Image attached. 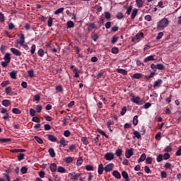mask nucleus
Returning a JSON list of instances; mask_svg holds the SVG:
<instances>
[{
	"label": "nucleus",
	"instance_id": "f257e3e1",
	"mask_svg": "<svg viewBox=\"0 0 181 181\" xmlns=\"http://www.w3.org/2000/svg\"><path fill=\"white\" fill-rule=\"evenodd\" d=\"M151 69L153 71V72H151L148 76L150 78H153V77H155V75L156 74V71L158 70H165V66H163V64H151Z\"/></svg>",
	"mask_w": 181,
	"mask_h": 181
},
{
	"label": "nucleus",
	"instance_id": "f03ea898",
	"mask_svg": "<svg viewBox=\"0 0 181 181\" xmlns=\"http://www.w3.org/2000/svg\"><path fill=\"white\" fill-rule=\"evenodd\" d=\"M129 97L132 98L131 101L134 104H136V105H144V104H145V99H141V97L139 96L135 97L134 93H130Z\"/></svg>",
	"mask_w": 181,
	"mask_h": 181
},
{
	"label": "nucleus",
	"instance_id": "7ed1b4c3",
	"mask_svg": "<svg viewBox=\"0 0 181 181\" xmlns=\"http://www.w3.org/2000/svg\"><path fill=\"white\" fill-rule=\"evenodd\" d=\"M168 25H169V20L166 18H163L157 23V29L158 30H163L165 28H167Z\"/></svg>",
	"mask_w": 181,
	"mask_h": 181
},
{
	"label": "nucleus",
	"instance_id": "20e7f679",
	"mask_svg": "<svg viewBox=\"0 0 181 181\" xmlns=\"http://www.w3.org/2000/svg\"><path fill=\"white\" fill-rule=\"evenodd\" d=\"M81 176V173H71L69 174V177L72 180H78V177Z\"/></svg>",
	"mask_w": 181,
	"mask_h": 181
},
{
	"label": "nucleus",
	"instance_id": "39448f33",
	"mask_svg": "<svg viewBox=\"0 0 181 181\" xmlns=\"http://www.w3.org/2000/svg\"><path fill=\"white\" fill-rule=\"evenodd\" d=\"M134 155V148H127L125 151V156L127 159H129L131 156Z\"/></svg>",
	"mask_w": 181,
	"mask_h": 181
},
{
	"label": "nucleus",
	"instance_id": "423d86ee",
	"mask_svg": "<svg viewBox=\"0 0 181 181\" xmlns=\"http://www.w3.org/2000/svg\"><path fill=\"white\" fill-rule=\"evenodd\" d=\"M162 84H163V81L162 79H158L156 81L153 83V88H159V87L162 86Z\"/></svg>",
	"mask_w": 181,
	"mask_h": 181
},
{
	"label": "nucleus",
	"instance_id": "0eeeda50",
	"mask_svg": "<svg viewBox=\"0 0 181 181\" xmlns=\"http://www.w3.org/2000/svg\"><path fill=\"white\" fill-rule=\"evenodd\" d=\"M10 50H11V53H13V54H14V56H18V57L22 56V52L21 51H19V49H18L11 48Z\"/></svg>",
	"mask_w": 181,
	"mask_h": 181
},
{
	"label": "nucleus",
	"instance_id": "6e6552de",
	"mask_svg": "<svg viewBox=\"0 0 181 181\" xmlns=\"http://www.w3.org/2000/svg\"><path fill=\"white\" fill-rule=\"evenodd\" d=\"M112 169H114V164L109 163L105 167L104 170L105 172H111L112 170Z\"/></svg>",
	"mask_w": 181,
	"mask_h": 181
},
{
	"label": "nucleus",
	"instance_id": "1a4fd4ad",
	"mask_svg": "<svg viewBox=\"0 0 181 181\" xmlns=\"http://www.w3.org/2000/svg\"><path fill=\"white\" fill-rule=\"evenodd\" d=\"M105 159H106V160H112V159H114V154L111 152L107 153L105 155Z\"/></svg>",
	"mask_w": 181,
	"mask_h": 181
},
{
	"label": "nucleus",
	"instance_id": "9d476101",
	"mask_svg": "<svg viewBox=\"0 0 181 181\" xmlns=\"http://www.w3.org/2000/svg\"><path fill=\"white\" fill-rule=\"evenodd\" d=\"M153 60H155V56L153 55H150L148 57H146L144 59V63H148V62H153Z\"/></svg>",
	"mask_w": 181,
	"mask_h": 181
},
{
	"label": "nucleus",
	"instance_id": "9b49d317",
	"mask_svg": "<svg viewBox=\"0 0 181 181\" xmlns=\"http://www.w3.org/2000/svg\"><path fill=\"white\" fill-rule=\"evenodd\" d=\"M18 36L20 37V40L18 42V43L21 46V45H23V43H25V35H23V34L18 35Z\"/></svg>",
	"mask_w": 181,
	"mask_h": 181
},
{
	"label": "nucleus",
	"instance_id": "f8f14e48",
	"mask_svg": "<svg viewBox=\"0 0 181 181\" xmlns=\"http://www.w3.org/2000/svg\"><path fill=\"white\" fill-rule=\"evenodd\" d=\"M49 169L52 173L56 172V170H57V164H56V163H52L49 166Z\"/></svg>",
	"mask_w": 181,
	"mask_h": 181
},
{
	"label": "nucleus",
	"instance_id": "ddd939ff",
	"mask_svg": "<svg viewBox=\"0 0 181 181\" xmlns=\"http://www.w3.org/2000/svg\"><path fill=\"white\" fill-rule=\"evenodd\" d=\"M47 138L51 142H57V138L52 134H47Z\"/></svg>",
	"mask_w": 181,
	"mask_h": 181
},
{
	"label": "nucleus",
	"instance_id": "4468645a",
	"mask_svg": "<svg viewBox=\"0 0 181 181\" xmlns=\"http://www.w3.org/2000/svg\"><path fill=\"white\" fill-rule=\"evenodd\" d=\"M112 176H114V177H116V179H121V173H119L118 170H113Z\"/></svg>",
	"mask_w": 181,
	"mask_h": 181
},
{
	"label": "nucleus",
	"instance_id": "2eb2a0df",
	"mask_svg": "<svg viewBox=\"0 0 181 181\" xmlns=\"http://www.w3.org/2000/svg\"><path fill=\"white\" fill-rule=\"evenodd\" d=\"M132 78L134 79H136V80H139V78H142V74H139V73H136L134 74L132 76Z\"/></svg>",
	"mask_w": 181,
	"mask_h": 181
},
{
	"label": "nucleus",
	"instance_id": "dca6fc26",
	"mask_svg": "<svg viewBox=\"0 0 181 181\" xmlns=\"http://www.w3.org/2000/svg\"><path fill=\"white\" fill-rule=\"evenodd\" d=\"M4 59L5 62H7V63H11V54L9 52L6 53Z\"/></svg>",
	"mask_w": 181,
	"mask_h": 181
},
{
	"label": "nucleus",
	"instance_id": "f3484780",
	"mask_svg": "<svg viewBox=\"0 0 181 181\" xmlns=\"http://www.w3.org/2000/svg\"><path fill=\"white\" fill-rule=\"evenodd\" d=\"M116 71L119 73V74H123V76H127V74H128V71L122 69H117Z\"/></svg>",
	"mask_w": 181,
	"mask_h": 181
},
{
	"label": "nucleus",
	"instance_id": "a211bd4d",
	"mask_svg": "<svg viewBox=\"0 0 181 181\" xmlns=\"http://www.w3.org/2000/svg\"><path fill=\"white\" fill-rule=\"evenodd\" d=\"M104 169H105L104 165L103 164H100L98 168V175H103V173L104 172Z\"/></svg>",
	"mask_w": 181,
	"mask_h": 181
},
{
	"label": "nucleus",
	"instance_id": "6ab92c4d",
	"mask_svg": "<svg viewBox=\"0 0 181 181\" xmlns=\"http://www.w3.org/2000/svg\"><path fill=\"white\" fill-rule=\"evenodd\" d=\"M95 28H97V25H95V23H90L88 26V31L91 32V30H93V29H95Z\"/></svg>",
	"mask_w": 181,
	"mask_h": 181
},
{
	"label": "nucleus",
	"instance_id": "aec40b11",
	"mask_svg": "<svg viewBox=\"0 0 181 181\" xmlns=\"http://www.w3.org/2000/svg\"><path fill=\"white\" fill-rule=\"evenodd\" d=\"M48 153L51 158H54L56 156V152H54V149L53 148H49Z\"/></svg>",
	"mask_w": 181,
	"mask_h": 181
},
{
	"label": "nucleus",
	"instance_id": "412c9836",
	"mask_svg": "<svg viewBox=\"0 0 181 181\" xmlns=\"http://www.w3.org/2000/svg\"><path fill=\"white\" fill-rule=\"evenodd\" d=\"M122 176L125 179V181H129V176L128 175V173H127V171H122Z\"/></svg>",
	"mask_w": 181,
	"mask_h": 181
},
{
	"label": "nucleus",
	"instance_id": "4be33fe9",
	"mask_svg": "<svg viewBox=\"0 0 181 181\" xmlns=\"http://www.w3.org/2000/svg\"><path fill=\"white\" fill-rule=\"evenodd\" d=\"M144 0H136V5L138 8H142L144 6Z\"/></svg>",
	"mask_w": 181,
	"mask_h": 181
},
{
	"label": "nucleus",
	"instance_id": "5701e85b",
	"mask_svg": "<svg viewBox=\"0 0 181 181\" xmlns=\"http://www.w3.org/2000/svg\"><path fill=\"white\" fill-rule=\"evenodd\" d=\"M140 37H144V33H140L136 34L133 38L132 40H139Z\"/></svg>",
	"mask_w": 181,
	"mask_h": 181
},
{
	"label": "nucleus",
	"instance_id": "b1692460",
	"mask_svg": "<svg viewBox=\"0 0 181 181\" xmlns=\"http://www.w3.org/2000/svg\"><path fill=\"white\" fill-rule=\"evenodd\" d=\"M2 105H4V107H9V105H11V100H4L2 101Z\"/></svg>",
	"mask_w": 181,
	"mask_h": 181
},
{
	"label": "nucleus",
	"instance_id": "393cba45",
	"mask_svg": "<svg viewBox=\"0 0 181 181\" xmlns=\"http://www.w3.org/2000/svg\"><path fill=\"white\" fill-rule=\"evenodd\" d=\"M136 15H138V9L134 8L132 13L131 19H135V16H136Z\"/></svg>",
	"mask_w": 181,
	"mask_h": 181
},
{
	"label": "nucleus",
	"instance_id": "a878e982",
	"mask_svg": "<svg viewBox=\"0 0 181 181\" xmlns=\"http://www.w3.org/2000/svg\"><path fill=\"white\" fill-rule=\"evenodd\" d=\"M91 39H93L94 42H97V40H98V34L95 33H92Z\"/></svg>",
	"mask_w": 181,
	"mask_h": 181
},
{
	"label": "nucleus",
	"instance_id": "bb28decb",
	"mask_svg": "<svg viewBox=\"0 0 181 181\" xmlns=\"http://www.w3.org/2000/svg\"><path fill=\"white\" fill-rule=\"evenodd\" d=\"M145 159H146V154H145V153L141 154L140 158L138 159L139 163H141V162H144V160H145Z\"/></svg>",
	"mask_w": 181,
	"mask_h": 181
},
{
	"label": "nucleus",
	"instance_id": "cd10ccee",
	"mask_svg": "<svg viewBox=\"0 0 181 181\" xmlns=\"http://www.w3.org/2000/svg\"><path fill=\"white\" fill-rule=\"evenodd\" d=\"M115 155L119 158L122 156V149L118 148L115 151Z\"/></svg>",
	"mask_w": 181,
	"mask_h": 181
},
{
	"label": "nucleus",
	"instance_id": "c85d7f7f",
	"mask_svg": "<svg viewBox=\"0 0 181 181\" xmlns=\"http://www.w3.org/2000/svg\"><path fill=\"white\" fill-rule=\"evenodd\" d=\"M67 29H71V28H74V23L73 21H69L66 23Z\"/></svg>",
	"mask_w": 181,
	"mask_h": 181
},
{
	"label": "nucleus",
	"instance_id": "c756f323",
	"mask_svg": "<svg viewBox=\"0 0 181 181\" xmlns=\"http://www.w3.org/2000/svg\"><path fill=\"white\" fill-rule=\"evenodd\" d=\"M47 26L48 28H52V26H53V18L52 17L48 18Z\"/></svg>",
	"mask_w": 181,
	"mask_h": 181
},
{
	"label": "nucleus",
	"instance_id": "7c9ffc66",
	"mask_svg": "<svg viewBox=\"0 0 181 181\" xmlns=\"http://www.w3.org/2000/svg\"><path fill=\"white\" fill-rule=\"evenodd\" d=\"M25 159V153H20L18 156V160L21 162V160H23Z\"/></svg>",
	"mask_w": 181,
	"mask_h": 181
},
{
	"label": "nucleus",
	"instance_id": "2f4dec72",
	"mask_svg": "<svg viewBox=\"0 0 181 181\" xmlns=\"http://www.w3.org/2000/svg\"><path fill=\"white\" fill-rule=\"evenodd\" d=\"M11 139L1 138L0 139L1 144H7V142H11Z\"/></svg>",
	"mask_w": 181,
	"mask_h": 181
},
{
	"label": "nucleus",
	"instance_id": "473e14b6",
	"mask_svg": "<svg viewBox=\"0 0 181 181\" xmlns=\"http://www.w3.org/2000/svg\"><path fill=\"white\" fill-rule=\"evenodd\" d=\"M111 52L113 54H118L119 49H118V47H114L112 48Z\"/></svg>",
	"mask_w": 181,
	"mask_h": 181
},
{
	"label": "nucleus",
	"instance_id": "72a5a7b5",
	"mask_svg": "<svg viewBox=\"0 0 181 181\" xmlns=\"http://www.w3.org/2000/svg\"><path fill=\"white\" fill-rule=\"evenodd\" d=\"M133 134L134 135V136H133L134 139L137 138V139H140V138H141V134L139 133L138 131H134V132H133Z\"/></svg>",
	"mask_w": 181,
	"mask_h": 181
},
{
	"label": "nucleus",
	"instance_id": "f704fd0d",
	"mask_svg": "<svg viewBox=\"0 0 181 181\" xmlns=\"http://www.w3.org/2000/svg\"><path fill=\"white\" fill-rule=\"evenodd\" d=\"M10 77L11 78H13V80H16V71H12L11 73H10Z\"/></svg>",
	"mask_w": 181,
	"mask_h": 181
},
{
	"label": "nucleus",
	"instance_id": "c9c22d12",
	"mask_svg": "<svg viewBox=\"0 0 181 181\" xmlns=\"http://www.w3.org/2000/svg\"><path fill=\"white\" fill-rule=\"evenodd\" d=\"M57 172H59V173H65L66 168H64V167L59 166L57 168Z\"/></svg>",
	"mask_w": 181,
	"mask_h": 181
},
{
	"label": "nucleus",
	"instance_id": "e433bc0d",
	"mask_svg": "<svg viewBox=\"0 0 181 181\" xmlns=\"http://www.w3.org/2000/svg\"><path fill=\"white\" fill-rule=\"evenodd\" d=\"M83 165V158L79 157L76 161V165L77 166H81Z\"/></svg>",
	"mask_w": 181,
	"mask_h": 181
},
{
	"label": "nucleus",
	"instance_id": "4c0bfd02",
	"mask_svg": "<svg viewBox=\"0 0 181 181\" xmlns=\"http://www.w3.org/2000/svg\"><path fill=\"white\" fill-rule=\"evenodd\" d=\"M63 11H64V8L61 7L54 11V15H59V13H62Z\"/></svg>",
	"mask_w": 181,
	"mask_h": 181
},
{
	"label": "nucleus",
	"instance_id": "58836bf2",
	"mask_svg": "<svg viewBox=\"0 0 181 181\" xmlns=\"http://www.w3.org/2000/svg\"><path fill=\"white\" fill-rule=\"evenodd\" d=\"M13 114H22V111L18 108H13L12 109Z\"/></svg>",
	"mask_w": 181,
	"mask_h": 181
},
{
	"label": "nucleus",
	"instance_id": "ea45409f",
	"mask_svg": "<svg viewBox=\"0 0 181 181\" xmlns=\"http://www.w3.org/2000/svg\"><path fill=\"white\" fill-rule=\"evenodd\" d=\"M21 172L23 175H25V173H28V168L26 166H23L21 169Z\"/></svg>",
	"mask_w": 181,
	"mask_h": 181
},
{
	"label": "nucleus",
	"instance_id": "a19ab883",
	"mask_svg": "<svg viewBox=\"0 0 181 181\" xmlns=\"http://www.w3.org/2000/svg\"><path fill=\"white\" fill-rule=\"evenodd\" d=\"M98 132H99V134H100V135H103V136H105V138H108V136L107 135V134L105 133V132L98 129Z\"/></svg>",
	"mask_w": 181,
	"mask_h": 181
},
{
	"label": "nucleus",
	"instance_id": "79ce46f5",
	"mask_svg": "<svg viewBox=\"0 0 181 181\" xmlns=\"http://www.w3.org/2000/svg\"><path fill=\"white\" fill-rule=\"evenodd\" d=\"M37 54L40 57H43V56H45V50L42 49H39L37 52Z\"/></svg>",
	"mask_w": 181,
	"mask_h": 181
},
{
	"label": "nucleus",
	"instance_id": "37998d69",
	"mask_svg": "<svg viewBox=\"0 0 181 181\" xmlns=\"http://www.w3.org/2000/svg\"><path fill=\"white\" fill-rule=\"evenodd\" d=\"M73 160H74L73 157H66V158H65V162H66V163H72Z\"/></svg>",
	"mask_w": 181,
	"mask_h": 181
},
{
	"label": "nucleus",
	"instance_id": "c03bdc74",
	"mask_svg": "<svg viewBox=\"0 0 181 181\" xmlns=\"http://www.w3.org/2000/svg\"><path fill=\"white\" fill-rule=\"evenodd\" d=\"M35 52H36V45L33 44L31 46V49H30L31 54H35Z\"/></svg>",
	"mask_w": 181,
	"mask_h": 181
},
{
	"label": "nucleus",
	"instance_id": "a18cd8bd",
	"mask_svg": "<svg viewBox=\"0 0 181 181\" xmlns=\"http://www.w3.org/2000/svg\"><path fill=\"white\" fill-rule=\"evenodd\" d=\"M81 142L83 144V145H88V140L87 139V137H82Z\"/></svg>",
	"mask_w": 181,
	"mask_h": 181
},
{
	"label": "nucleus",
	"instance_id": "49530a36",
	"mask_svg": "<svg viewBox=\"0 0 181 181\" xmlns=\"http://www.w3.org/2000/svg\"><path fill=\"white\" fill-rule=\"evenodd\" d=\"M116 18L117 19H122V18H124V13H122V12H118L116 15Z\"/></svg>",
	"mask_w": 181,
	"mask_h": 181
},
{
	"label": "nucleus",
	"instance_id": "de8ad7c7",
	"mask_svg": "<svg viewBox=\"0 0 181 181\" xmlns=\"http://www.w3.org/2000/svg\"><path fill=\"white\" fill-rule=\"evenodd\" d=\"M133 125H138V115H135L133 118Z\"/></svg>",
	"mask_w": 181,
	"mask_h": 181
},
{
	"label": "nucleus",
	"instance_id": "09e8293b",
	"mask_svg": "<svg viewBox=\"0 0 181 181\" xmlns=\"http://www.w3.org/2000/svg\"><path fill=\"white\" fill-rule=\"evenodd\" d=\"M12 92V88L11 86H8L7 88H5V93L6 94H9Z\"/></svg>",
	"mask_w": 181,
	"mask_h": 181
},
{
	"label": "nucleus",
	"instance_id": "8fccbe9b",
	"mask_svg": "<svg viewBox=\"0 0 181 181\" xmlns=\"http://www.w3.org/2000/svg\"><path fill=\"white\" fill-rule=\"evenodd\" d=\"M34 139H35V141L38 143V144H43V140L42 139H40L39 136H35L34 137Z\"/></svg>",
	"mask_w": 181,
	"mask_h": 181
},
{
	"label": "nucleus",
	"instance_id": "3c124183",
	"mask_svg": "<svg viewBox=\"0 0 181 181\" xmlns=\"http://www.w3.org/2000/svg\"><path fill=\"white\" fill-rule=\"evenodd\" d=\"M160 176L162 179H166V177H168V173H166L165 171H162L160 173Z\"/></svg>",
	"mask_w": 181,
	"mask_h": 181
},
{
	"label": "nucleus",
	"instance_id": "603ef678",
	"mask_svg": "<svg viewBox=\"0 0 181 181\" xmlns=\"http://www.w3.org/2000/svg\"><path fill=\"white\" fill-rule=\"evenodd\" d=\"M28 73L29 77H30L31 78L33 77H35V71L33 69L28 71Z\"/></svg>",
	"mask_w": 181,
	"mask_h": 181
},
{
	"label": "nucleus",
	"instance_id": "864d4df0",
	"mask_svg": "<svg viewBox=\"0 0 181 181\" xmlns=\"http://www.w3.org/2000/svg\"><path fill=\"white\" fill-rule=\"evenodd\" d=\"M70 135H71V133L69 131V130H65L64 132V136L66 137V138H69V136H70Z\"/></svg>",
	"mask_w": 181,
	"mask_h": 181
},
{
	"label": "nucleus",
	"instance_id": "5fc2aeb1",
	"mask_svg": "<svg viewBox=\"0 0 181 181\" xmlns=\"http://www.w3.org/2000/svg\"><path fill=\"white\" fill-rule=\"evenodd\" d=\"M0 22L1 23H4L5 22V16H4V13L0 12Z\"/></svg>",
	"mask_w": 181,
	"mask_h": 181
},
{
	"label": "nucleus",
	"instance_id": "6e6d98bb",
	"mask_svg": "<svg viewBox=\"0 0 181 181\" xmlns=\"http://www.w3.org/2000/svg\"><path fill=\"white\" fill-rule=\"evenodd\" d=\"M59 144H60L59 146H63L64 148V146H66V140H64V139H62L59 141Z\"/></svg>",
	"mask_w": 181,
	"mask_h": 181
},
{
	"label": "nucleus",
	"instance_id": "4d7b16f0",
	"mask_svg": "<svg viewBox=\"0 0 181 181\" xmlns=\"http://www.w3.org/2000/svg\"><path fill=\"white\" fill-rule=\"evenodd\" d=\"M126 113H127V107L124 106L122 108V110L120 112V115H125Z\"/></svg>",
	"mask_w": 181,
	"mask_h": 181
},
{
	"label": "nucleus",
	"instance_id": "13d9d810",
	"mask_svg": "<svg viewBox=\"0 0 181 181\" xmlns=\"http://www.w3.org/2000/svg\"><path fill=\"white\" fill-rule=\"evenodd\" d=\"M117 42H118V37L113 36L112 38L111 43H112L114 45V44L117 43Z\"/></svg>",
	"mask_w": 181,
	"mask_h": 181
},
{
	"label": "nucleus",
	"instance_id": "bf43d9fd",
	"mask_svg": "<svg viewBox=\"0 0 181 181\" xmlns=\"http://www.w3.org/2000/svg\"><path fill=\"white\" fill-rule=\"evenodd\" d=\"M30 115L31 117H35V115H36V110H35V109H30Z\"/></svg>",
	"mask_w": 181,
	"mask_h": 181
},
{
	"label": "nucleus",
	"instance_id": "052dcab7",
	"mask_svg": "<svg viewBox=\"0 0 181 181\" xmlns=\"http://www.w3.org/2000/svg\"><path fill=\"white\" fill-rule=\"evenodd\" d=\"M86 169L88 171L94 170V167H93V165H86Z\"/></svg>",
	"mask_w": 181,
	"mask_h": 181
},
{
	"label": "nucleus",
	"instance_id": "680f3d73",
	"mask_svg": "<svg viewBox=\"0 0 181 181\" xmlns=\"http://www.w3.org/2000/svg\"><path fill=\"white\" fill-rule=\"evenodd\" d=\"M157 162H162V160H163V156H162V154H160L157 156L156 158Z\"/></svg>",
	"mask_w": 181,
	"mask_h": 181
},
{
	"label": "nucleus",
	"instance_id": "e2e57ef3",
	"mask_svg": "<svg viewBox=\"0 0 181 181\" xmlns=\"http://www.w3.org/2000/svg\"><path fill=\"white\" fill-rule=\"evenodd\" d=\"M36 112H42V105H37L36 106Z\"/></svg>",
	"mask_w": 181,
	"mask_h": 181
},
{
	"label": "nucleus",
	"instance_id": "0e129e2a",
	"mask_svg": "<svg viewBox=\"0 0 181 181\" xmlns=\"http://www.w3.org/2000/svg\"><path fill=\"white\" fill-rule=\"evenodd\" d=\"M32 121L33 122H37V123H39V122H40V119H39V117H33V119H32Z\"/></svg>",
	"mask_w": 181,
	"mask_h": 181
},
{
	"label": "nucleus",
	"instance_id": "69168bd1",
	"mask_svg": "<svg viewBox=\"0 0 181 181\" xmlns=\"http://www.w3.org/2000/svg\"><path fill=\"white\" fill-rule=\"evenodd\" d=\"M146 163H147V165H151V163H152V158L151 157H148L146 159Z\"/></svg>",
	"mask_w": 181,
	"mask_h": 181
},
{
	"label": "nucleus",
	"instance_id": "338daca9",
	"mask_svg": "<svg viewBox=\"0 0 181 181\" xmlns=\"http://www.w3.org/2000/svg\"><path fill=\"white\" fill-rule=\"evenodd\" d=\"M164 152H172V146H168L164 149Z\"/></svg>",
	"mask_w": 181,
	"mask_h": 181
},
{
	"label": "nucleus",
	"instance_id": "774afa93",
	"mask_svg": "<svg viewBox=\"0 0 181 181\" xmlns=\"http://www.w3.org/2000/svg\"><path fill=\"white\" fill-rule=\"evenodd\" d=\"M176 156H180L181 155V146L179 147V149L175 153Z\"/></svg>",
	"mask_w": 181,
	"mask_h": 181
}]
</instances>
